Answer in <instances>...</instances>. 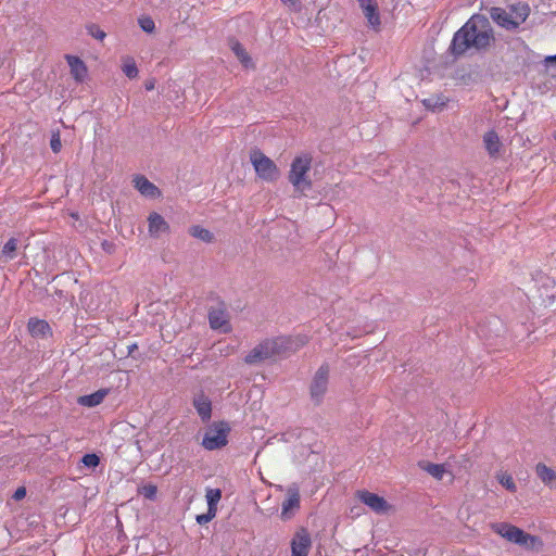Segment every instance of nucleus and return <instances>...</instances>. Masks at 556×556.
<instances>
[{
    "label": "nucleus",
    "instance_id": "bb28decb",
    "mask_svg": "<svg viewBox=\"0 0 556 556\" xmlns=\"http://www.w3.org/2000/svg\"><path fill=\"white\" fill-rule=\"evenodd\" d=\"M16 249H17V239H15V238H11V239H9V240L5 242V244H4V247H3L2 251H1V253H2V255H3L7 260H13V258L15 257V251H16Z\"/></svg>",
    "mask_w": 556,
    "mask_h": 556
},
{
    "label": "nucleus",
    "instance_id": "39448f33",
    "mask_svg": "<svg viewBox=\"0 0 556 556\" xmlns=\"http://www.w3.org/2000/svg\"><path fill=\"white\" fill-rule=\"evenodd\" d=\"M229 432L228 422H214L205 431L201 444L207 451L219 450L227 445Z\"/></svg>",
    "mask_w": 556,
    "mask_h": 556
},
{
    "label": "nucleus",
    "instance_id": "2eb2a0df",
    "mask_svg": "<svg viewBox=\"0 0 556 556\" xmlns=\"http://www.w3.org/2000/svg\"><path fill=\"white\" fill-rule=\"evenodd\" d=\"M148 230L149 235L153 238H157L161 233L169 231L168 223L156 212H152L148 217Z\"/></svg>",
    "mask_w": 556,
    "mask_h": 556
},
{
    "label": "nucleus",
    "instance_id": "dca6fc26",
    "mask_svg": "<svg viewBox=\"0 0 556 556\" xmlns=\"http://www.w3.org/2000/svg\"><path fill=\"white\" fill-rule=\"evenodd\" d=\"M71 74L77 83H83L87 77V66L81 59L75 55H66Z\"/></svg>",
    "mask_w": 556,
    "mask_h": 556
},
{
    "label": "nucleus",
    "instance_id": "5701e85b",
    "mask_svg": "<svg viewBox=\"0 0 556 556\" xmlns=\"http://www.w3.org/2000/svg\"><path fill=\"white\" fill-rule=\"evenodd\" d=\"M190 235L203 242H212L213 240V233L201 226H192L189 230Z\"/></svg>",
    "mask_w": 556,
    "mask_h": 556
},
{
    "label": "nucleus",
    "instance_id": "cd10ccee",
    "mask_svg": "<svg viewBox=\"0 0 556 556\" xmlns=\"http://www.w3.org/2000/svg\"><path fill=\"white\" fill-rule=\"evenodd\" d=\"M139 494L142 495L147 500H155L157 493V486L152 483H148L139 488Z\"/></svg>",
    "mask_w": 556,
    "mask_h": 556
},
{
    "label": "nucleus",
    "instance_id": "4be33fe9",
    "mask_svg": "<svg viewBox=\"0 0 556 556\" xmlns=\"http://www.w3.org/2000/svg\"><path fill=\"white\" fill-rule=\"evenodd\" d=\"M421 468L437 480H442L443 475L446 472L445 466L443 464L427 463L422 465Z\"/></svg>",
    "mask_w": 556,
    "mask_h": 556
},
{
    "label": "nucleus",
    "instance_id": "7c9ffc66",
    "mask_svg": "<svg viewBox=\"0 0 556 556\" xmlns=\"http://www.w3.org/2000/svg\"><path fill=\"white\" fill-rule=\"evenodd\" d=\"M81 463L88 468H96L100 463V458L97 454L89 453L83 456Z\"/></svg>",
    "mask_w": 556,
    "mask_h": 556
},
{
    "label": "nucleus",
    "instance_id": "412c9836",
    "mask_svg": "<svg viewBox=\"0 0 556 556\" xmlns=\"http://www.w3.org/2000/svg\"><path fill=\"white\" fill-rule=\"evenodd\" d=\"M535 472L542 482L549 488H556V472L545 464L539 463Z\"/></svg>",
    "mask_w": 556,
    "mask_h": 556
},
{
    "label": "nucleus",
    "instance_id": "72a5a7b5",
    "mask_svg": "<svg viewBox=\"0 0 556 556\" xmlns=\"http://www.w3.org/2000/svg\"><path fill=\"white\" fill-rule=\"evenodd\" d=\"M50 147L54 153H59L61 151L62 142H61V136H60L59 131L52 134L51 140H50Z\"/></svg>",
    "mask_w": 556,
    "mask_h": 556
},
{
    "label": "nucleus",
    "instance_id": "58836bf2",
    "mask_svg": "<svg viewBox=\"0 0 556 556\" xmlns=\"http://www.w3.org/2000/svg\"><path fill=\"white\" fill-rule=\"evenodd\" d=\"M146 89H147V90H152V89H154V81H153V80H151V81H147V83H146Z\"/></svg>",
    "mask_w": 556,
    "mask_h": 556
},
{
    "label": "nucleus",
    "instance_id": "ea45409f",
    "mask_svg": "<svg viewBox=\"0 0 556 556\" xmlns=\"http://www.w3.org/2000/svg\"><path fill=\"white\" fill-rule=\"evenodd\" d=\"M286 4H295L296 0H281Z\"/></svg>",
    "mask_w": 556,
    "mask_h": 556
},
{
    "label": "nucleus",
    "instance_id": "9d476101",
    "mask_svg": "<svg viewBox=\"0 0 556 556\" xmlns=\"http://www.w3.org/2000/svg\"><path fill=\"white\" fill-rule=\"evenodd\" d=\"M357 497L362 503L367 505L372 511L377 514L387 513L390 508L388 502L378 494L371 493L367 490H362L357 492Z\"/></svg>",
    "mask_w": 556,
    "mask_h": 556
},
{
    "label": "nucleus",
    "instance_id": "1a4fd4ad",
    "mask_svg": "<svg viewBox=\"0 0 556 556\" xmlns=\"http://www.w3.org/2000/svg\"><path fill=\"white\" fill-rule=\"evenodd\" d=\"M208 323L213 330L222 333H228L231 330L229 314L224 303L208 309Z\"/></svg>",
    "mask_w": 556,
    "mask_h": 556
},
{
    "label": "nucleus",
    "instance_id": "a878e982",
    "mask_svg": "<svg viewBox=\"0 0 556 556\" xmlns=\"http://www.w3.org/2000/svg\"><path fill=\"white\" fill-rule=\"evenodd\" d=\"M207 507L217 510V504L220 501L222 492L219 489H207L206 494Z\"/></svg>",
    "mask_w": 556,
    "mask_h": 556
},
{
    "label": "nucleus",
    "instance_id": "9b49d317",
    "mask_svg": "<svg viewBox=\"0 0 556 556\" xmlns=\"http://www.w3.org/2000/svg\"><path fill=\"white\" fill-rule=\"evenodd\" d=\"M300 508V489L296 483L289 485L287 490V498L282 502L281 518L289 519L293 509Z\"/></svg>",
    "mask_w": 556,
    "mask_h": 556
},
{
    "label": "nucleus",
    "instance_id": "ddd939ff",
    "mask_svg": "<svg viewBox=\"0 0 556 556\" xmlns=\"http://www.w3.org/2000/svg\"><path fill=\"white\" fill-rule=\"evenodd\" d=\"M358 3L368 24L372 28L378 29L381 21L376 0H358Z\"/></svg>",
    "mask_w": 556,
    "mask_h": 556
},
{
    "label": "nucleus",
    "instance_id": "f8f14e48",
    "mask_svg": "<svg viewBox=\"0 0 556 556\" xmlns=\"http://www.w3.org/2000/svg\"><path fill=\"white\" fill-rule=\"evenodd\" d=\"M312 544L309 533L302 528L294 534L291 541V556H307Z\"/></svg>",
    "mask_w": 556,
    "mask_h": 556
},
{
    "label": "nucleus",
    "instance_id": "473e14b6",
    "mask_svg": "<svg viewBox=\"0 0 556 556\" xmlns=\"http://www.w3.org/2000/svg\"><path fill=\"white\" fill-rule=\"evenodd\" d=\"M139 25L146 33H152L155 28L154 21L148 16L139 18Z\"/></svg>",
    "mask_w": 556,
    "mask_h": 556
},
{
    "label": "nucleus",
    "instance_id": "f03ea898",
    "mask_svg": "<svg viewBox=\"0 0 556 556\" xmlns=\"http://www.w3.org/2000/svg\"><path fill=\"white\" fill-rule=\"evenodd\" d=\"M293 349V340L288 337L267 339L254 346L244 357L248 365H255Z\"/></svg>",
    "mask_w": 556,
    "mask_h": 556
},
{
    "label": "nucleus",
    "instance_id": "6ab92c4d",
    "mask_svg": "<svg viewBox=\"0 0 556 556\" xmlns=\"http://www.w3.org/2000/svg\"><path fill=\"white\" fill-rule=\"evenodd\" d=\"M108 393L106 389H100L91 394L79 396L77 402L81 406L94 407L103 402Z\"/></svg>",
    "mask_w": 556,
    "mask_h": 556
},
{
    "label": "nucleus",
    "instance_id": "a211bd4d",
    "mask_svg": "<svg viewBox=\"0 0 556 556\" xmlns=\"http://www.w3.org/2000/svg\"><path fill=\"white\" fill-rule=\"evenodd\" d=\"M27 327L30 334L36 338H46L51 332L50 325L42 319L30 318Z\"/></svg>",
    "mask_w": 556,
    "mask_h": 556
},
{
    "label": "nucleus",
    "instance_id": "f704fd0d",
    "mask_svg": "<svg viewBox=\"0 0 556 556\" xmlns=\"http://www.w3.org/2000/svg\"><path fill=\"white\" fill-rule=\"evenodd\" d=\"M500 483L508 491L515 492L516 491V484L509 475H503L500 478Z\"/></svg>",
    "mask_w": 556,
    "mask_h": 556
},
{
    "label": "nucleus",
    "instance_id": "20e7f679",
    "mask_svg": "<svg viewBox=\"0 0 556 556\" xmlns=\"http://www.w3.org/2000/svg\"><path fill=\"white\" fill-rule=\"evenodd\" d=\"M312 157L308 154H301L294 157L291 163L289 173V181L292 184L296 191L303 192L312 187V182L307 178V173L311 169Z\"/></svg>",
    "mask_w": 556,
    "mask_h": 556
},
{
    "label": "nucleus",
    "instance_id": "7ed1b4c3",
    "mask_svg": "<svg viewBox=\"0 0 556 556\" xmlns=\"http://www.w3.org/2000/svg\"><path fill=\"white\" fill-rule=\"evenodd\" d=\"M491 528L502 538L523 548L539 551L542 547V541L539 536L526 533L520 528L508 522L492 523Z\"/></svg>",
    "mask_w": 556,
    "mask_h": 556
},
{
    "label": "nucleus",
    "instance_id": "aec40b11",
    "mask_svg": "<svg viewBox=\"0 0 556 556\" xmlns=\"http://www.w3.org/2000/svg\"><path fill=\"white\" fill-rule=\"evenodd\" d=\"M484 148L491 157L498 154L502 147L501 140L494 130H490L483 136Z\"/></svg>",
    "mask_w": 556,
    "mask_h": 556
},
{
    "label": "nucleus",
    "instance_id": "c756f323",
    "mask_svg": "<svg viewBox=\"0 0 556 556\" xmlns=\"http://www.w3.org/2000/svg\"><path fill=\"white\" fill-rule=\"evenodd\" d=\"M509 12L513 14V18L514 20H517V17L521 13H525L526 14V18H527L529 16L530 9H529L528 4L518 3L516 5H511L509 8Z\"/></svg>",
    "mask_w": 556,
    "mask_h": 556
},
{
    "label": "nucleus",
    "instance_id": "0eeeda50",
    "mask_svg": "<svg viewBox=\"0 0 556 556\" xmlns=\"http://www.w3.org/2000/svg\"><path fill=\"white\" fill-rule=\"evenodd\" d=\"M329 366L327 364H323L313 377V381L311 383L309 392L311 399L315 404H320L324 400V396L327 392L328 388V379H329Z\"/></svg>",
    "mask_w": 556,
    "mask_h": 556
},
{
    "label": "nucleus",
    "instance_id": "4c0bfd02",
    "mask_svg": "<svg viewBox=\"0 0 556 556\" xmlns=\"http://www.w3.org/2000/svg\"><path fill=\"white\" fill-rule=\"evenodd\" d=\"M545 63H546V64H549V63H552V64H556V54H555V55H549V56H547V58L545 59Z\"/></svg>",
    "mask_w": 556,
    "mask_h": 556
},
{
    "label": "nucleus",
    "instance_id": "f3484780",
    "mask_svg": "<svg viewBox=\"0 0 556 556\" xmlns=\"http://www.w3.org/2000/svg\"><path fill=\"white\" fill-rule=\"evenodd\" d=\"M193 406L203 421H206L211 418L212 402L205 394H198L193 399Z\"/></svg>",
    "mask_w": 556,
    "mask_h": 556
},
{
    "label": "nucleus",
    "instance_id": "b1692460",
    "mask_svg": "<svg viewBox=\"0 0 556 556\" xmlns=\"http://www.w3.org/2000/svg\"><path fill=\"white\" fill-rule=\"evenodd\" d=\"M231 50L233 51V53L236 54V56L240 60V62L245 66L248 67L251 63V58L249 56V54L247 53L245 49L243 48V46L236 41L231 45Z\"/></svg>",
    "mask_w": 556,
    "mask_h": 556
},
{
    "label": "nucleus",
    "instance_id": "6e6552de",
    "mask_svg": "<svg viewBox=\"0 0 556 556\" xmlns=\"http://www.w3.org/2000/svg\"><path fill=\"white\" fill-rule=\"evenodd\" d=\"M490 17L501 27L507 30H514L519 27L526 21V14L521 13L517 20L513 18V14L498 7H493L490 9Z\"/></svg>",
    "mask_w": 556,
    "mask_h": 556
},
{
    "label": "nucleus",
    "instance_id": "4468645a",
    "mask_svg": "<svg viewBox=\"0 0 556 556\" xmlns=\"http://www.w3.org/2000/svg\"><path fill=\"white\" fill-rule=\"evenodd\" d=\"M132 181L141 195L150 199H156L161 195L160 189L142 175H136Z\"/></svg>",
    "mask_w": 556,
    "mask_h": 556
},
{
    "label": "nucleus",
    "instance_id": "2f4dec72",
    "mask_svg": "<svg viewBox=\"0 0 556 556\" xmlns=\"http://www.w3.org/2000/svg\"><path fill=\"white\" fill-rule=\"evenodd\" d=\"M216 513H217L216 509L207 507V511L205 514H201V515L197 516V522L199 525H205V523L210 522L216 516Z\"/></svg>",
    "mask_w": 556,
    "mask_h": 556
},
{
    "label": "nucleus",
    "instance_id": "393cba45",
    "mask_svg": "<svg viewBox=\"0 0 556 556\" xmlns=\"http://www.w3.org/2000/svg\"><path fill=\"white\" fill-rule=\"evenodd\" d=\"M122 71L130 79L136 78L139 73L135 60L129 56L124 60Z\"/></svg>",
    "mask_w": 556,
    "mask_h": 556
},
{
    "label": "nucleus",
    "instance_id": "c85d7f7f",
    "mask_svg": "<svg viewBox=\"0 0 556 556\" xmlns=\"http://www.w3.org/2000/svg\"><path fill=\"white\" fill-rule=\"evenodd\" d=\"M422 103L427 109L437 110L445 105V99L443 97H430L422 100Z\"/></svg>",
    "mask_w": 556,
    "mask_h": 556
},
{
    "label": "nucleus",
    "instance_id": "c9c22d12",
    "mask_svg": "<svg viewBox=\"0 0 556 556\" xmlns=\"http://www.w3.org/2000/svg\"><path fill=\"white\" fill-rule=\"evenodd\" d=\"M25 495H26V490H25V488H18V489L15 491V493H14L13 497H14L15 500H22V498H24V496H25Z\"/></svg>",
    "mask_w": 556,
    "mask_h": 556
},
{
    "label": "nucleus",
    "instance_id": "e433bc0d",
    "mask_svg": "<svg viewBox=\"0 0 556 556\" xmlns=\"http://www.w3.org/2000/svg\"><path fill=\"white\" fill-rule=\"evenodd\" d=\"M92 36L97 39L102 40L105 37V33L103 30H97L96 33H92Z\"/></svg>",
    "mask_w": 556,
    "mask_h": 556
},
{
    "label": "nucleus",
    "instance_id": "423d86ee",
    "mask_svg": "<svg viewBox=\"0 0 556 556\" xmlns=\"http://www.w3.org/2000/svg\"><path fill=\"white\" fill-rule=\"evenodd\" d=\"M250 159L257 176L263 180L275 181L279 177L277 165L261 151H253Z\"/></svg>",
    "mask_w": 556,
    "mask_h": 556
},
{
    "label": "nucleus",
    "instance_id": "f257e3e1",
    "mask_svg": "<svg viewBox=\"0 0 556 556\" xmlns=\"http://www.w3.org/2000/svg\"><path fill=\"white\" fill-rule=\"evenodd\" d=\"M495 41L490 18L484 14L475 13L454 33L448 51L454 58L463 56L468 52L483 53L490 50Z\"/></svg>",
    "mask_w": 556,
    "mask_h": 556
}]
</instances>
